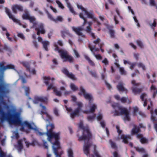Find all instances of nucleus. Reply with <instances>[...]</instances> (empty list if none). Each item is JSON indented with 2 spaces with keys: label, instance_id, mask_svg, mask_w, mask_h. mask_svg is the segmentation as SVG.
I'll return each mask as SVG.
<instances>
[{
  "label": "nucleus",
  "instance_id": "nucleus-1",
  "mask_svg": "<svg viewBox=\"0 0 157 157\" xmlns=\"http://www.w3.org/2000/svg\"><path fill=\"white\" fill-rule=\"evenodd\" d=\"M77 6L78 9H80L83 12L80 13L79 14V17L84 20V22L81 27H72V30L75 32L78 36L82 37H84V35L81 32V31L84 30L85 26L86 27V29L85 30L92 36L94 38L95 37L94 34L91 32V28L90 27L92 24L90 21L88 22L86 19V17L91 19L94 21H96V19L95 18L94 14L92 12H88L82 6L77 4Z\"/></svg>",
  "mask_w": 157,
  "mask_h": 157
},
{
  "label": "nucleus",
  "instance_id": "nucleus-2",
  "mask_svg": "<svg viewBox=\"0 0 157 157\" xmlns=\"http://www.w3.org/2000/svg\"><path fill=\"white\" fill-rule=\"evenodd\" d=\"M78 127L81 129V132L82 133V136L80 137L78 139L80 141H84L85 144L83 147V150L84 153L87 155L89 153V148L90 145L89 144H86V143L91 138V134L88 127L84 128L83 126V122L82 121H80L79 123Z\"/></svg>",
  "mask_w": 157,
  "mask_h": 157
},
{
  "label": "nucleus",
  "instance_id": "nucleus-3",
  "mask_svg": "<svg viewBox=\"0 0 157 157\" xmlns=\"http://www.w3.org/2000/svg\"><path fill=\"white\" fill-rule=\"evenodd\" d=\"M112 106L115 109L114 116H119L124 115L123 120L124 121H129L130 120V112L127 109L123 107L118 103H114L112 105Z\"/></svg>",
  "mask_w": 157,
  "mask_h": 157
},
{
  "label": "nucleus",
  "instance_id": "nucleus-4",
  "mask_svg": "<svg viewBox=\"0 0 157 157\" xmlns=\"http://www.w3.org/2000/svg\"><path fill=\"white\" fill-rule=\"evenodd\" d=\"M58 44L60 46H62L63 43L61 40H59L57 42H54V46L55 47L54 50L58 52L61 58L63 61H68L70 63L72 62L73 61V58L71 56L69 55L67 52L64 50L59 49L58 47Z\"/></svg>",
  "mask_w": 157,
  "mask_h": 157
},
{
  "label": "nucleus",
  "instance_id": "nucleus-5",
  "mask_svg": "<svg viewBox=\"0 0 157 157\" xmlns=\"http://www.w3.org/2000/svg\"><path fill=\"white\" fill-rule=\"evenodd\" d=\"M75 108L73 111L70 107L65 105V108L67 113H71L70 116L72 119H74L76 116H78L81 111V108L83 106V104L80 101L76 102L74 105Z\"/></svg>",
  "mask_w": 157,
  "mask_h": 157
},
{
  "label": "nucleus",
  "instance_id": "nucleus-6",
  "mask_svg": "<svg viewBox=\"0 0 157 157\" xmlns=\"http://www.w3.org/2000/svg\"><path fill=\"white\" fill-rule=\"evenodd\" d=\"M40 106L41 110L40 114L45 121L49 122L52 121V117L48 113V110L46 107L41 103L40 104Z\"/></svg>",
  "mask_w": 157,
  "mask_h": 157
},
{
  "label": "nucleus",
  "instance_id": "nucleus-7",
  "mask_svg": "<svg viewBox=\"0 0 157 157\" xmlns=\"http://www.w3.org/2000/svg\"><path fill=\"white\" fill-rule=\"evenodd\" d=\"M33 27L37 31V34L38 35L40 33L44 34L45 33L44 25L42 23L38 22L36 20L33 23Z\"/></svg>",
  "mask_w": 157,
  "mask_h": 157
},
{
  "label": "nucleus",
  "instance_id": "nucleus-8",
  "mask_svg": "<svg viewBox=\"0 0 157 157\" xmlns=\"http://www.w3.org/2000/svg\"><path fill=\"white\" fill-rule=\"evenodd\" d=\"M14 67L12 65H8L4 66V63H0V72L3 73L4 71L8 69H14ZM0 84H8L5 82L3 77H0Z\"/></svg>",
  "mask_w": 157,
  "mask_h": 157
},
{
  "label": "nucleus",
  "instance_id": "nucleus-9",
  "mask_svg": "<svg viewBox=\"0 0 157 157\" xmlns=\"http://www.w3.org/2000/svg\"><path fill=\"white\" fill-rule=\"evenodd\" d=\"M24 142L25 144L27 147H29L30 145H34V144L32 143H30L28 142L25 139L23 140H20L18 141V143L17 145H15V147L17 150L18 152L20 153L21 152L23 148V146L22 144Z\"/></svg>",
  "mask_w": 157,
  "mask_h": 157
},
{
  "label": "nucleus",
  "instance_id": "nucleus-10",
  "mask_svg": "<svg viewBox=\"0 0 157 157\" xmlns=\"http://www.w3.org/2000/svg\"><path fill=\"white\" fill-rule=\"evenodd\" d=\"M23 19L29 20L31 23H33L35 21L36 18L34 16H31L28 11L27 10H25L24 13L22 16Z\"/></svg>",
  "mask_w": 157,
  "mask_h": 157
},
{
  "label": "nucleus",
  "instance_id": "nucleus-11",
  "mask_svg": "<svg viewBox=\"0 0 157 157\" xmlns=\"http://www.w3.org/2000/svg\"><path fill=\"white\" fill-rule=\"evenodd\" d=\"M79 94L80 95H83L86 99L90 101L92 100L93 97L92 95L86 93L82 86H81L80 88V92L79 93Z\"/></svg>",
  "mask_w": 157,
  "mask_h": 157
},
{
  "label": "nucleus",
  "instance_id": "nucleus-12",
  "mask_svg": "<svg viewBox=\"0 0 157 157\" xmlns=\"http://www.w3.org/2000/svg\"><path fill=\"white\" fill-rule=\"evenodd\" d=\"M48 99L47 97L36 96L35 97L33 102L35 104L38 103L40 102H43L44 103H47L48 102Z\"/></svg>",
  "mask_w": 157,
  "mask_h": 157
},
{
  "label": "nucleus",
  "instance_id": "nucleus-13",
  "mask_svg": "<svg viewBox=\"0 0 157 157\" xmlns=\"http://www.w3.org/2000/svg\"><path fill=\"white\" fill-rule=\"evenodd\" d=\"M98 43V39H97L96 40L94 41L93 45H89V47L90 50L97 59H98V50L97 48H95V45H94L97 44Z\"/></svg>",
  "mask_w": 157,
  "mask_h": 157
},
{
  "label": "nucleus",
  "instance_id": "nucleus-14",
  "mask_svg": "<svg viewBox=\"0 0 157 157\" xmlns=\"http://www.w3.org/2000/svg\"><path fill=\"white\" fill-rule=\"evenodd\" d=\"M51 89H53L54 93L57 96H61L62 95V93L61 91L58 90L56 86L52 84H51L48 85V87L47 90H50Z\"/></svg>",
  "mask_w": 157,
  "mask_h": 157
},
{
  "label": "nucleus",
  "instance_id": "nucleus-15",
  "mask_svg": "<svg viewBox=\"0 0 157 157\" xmlns=\"http://www.w3.org/2000/svg\"><path fill=\"white\" fill-rule=\"evenodd\" d=\"M46 13L48 16V18L51 20L55 22H57L58 21H62L63 20V18L62 16H58L56 18H54L52 16L48 11H46Z\"/></svg>",
  "mask_w": 157,
  "mask_h": 157
},
{
  "label": "nucleus",
  "instance_id": "nucleus-16",
  "mask_svg": "<svg viewBox=\"0 0 157 157\" xmlns=\"http://www.w3.org/2000/svg\"><path fill=\"white\" fill-rule=\"evenodd\" d=\"M97 105L94 103H90L89 104V110L83 111V112L85 113H93L97 109Z\"/></svg>",
  "mask_w": 157,
  "mask_h": 157
},
{
  "label": "nucleus",
  "instance_id": "nucleus-17",
  "mask_svg": "<svg viewBox=\"0 0 157 157\" xmlns=\"http://www.w3.org/2000/svg\"><path fill=\"white\" fill-rule=\"evenodd\" d=\"M38 40L39 42H41L43 44V48L46 51H48L47 47L49 44V42L48 41H43L42 38L40 37H38Z\"/></svg>",
  "mask_w": 157,
  "mask_h": 157
},
{
  "label": "nucleus",
  "instance_id": "nucleus-18",
  "mask_svg": "<svg viewBox=\"0 0 157 157\" xmlns=\"http://www.w3.org/2000/svg\"><path fill=\"white\" fill-rule=\"evenodd\" d=\"M100 126L103 128H105L106 133L108 137L109 136V132L108 128L106 127V123L105 120H102L101 121H99Z\"/></svg>",
  "mask_w": 157,
  "mask_h": 157
},
{
  "label": "nucleus",
  "instance_id": "nucleus-19",
  "mask_svg": "<svg viewBox=\"0 0 157 157\" xmlns=\"http://www.w3.org/2000/svg\"><path fill=\"white\" fill-rule=\"evenodd\" d=\"M62 71L66 76L72 79V80H76V78L75 76L72 73H69L66 69H63L62 70Z\"/></svg>",
  "mask_w": 157,
  "mask_h": 157
},
{
  "label": "nucleus",
  "instance_id": "nucleus-20",
  "mask_svg": "<svg viewBox=\"0 0 157 157\" xmlns=\"http://www.w3.org/2000/svg\"><path fill=\"white\" fill-rule=\"evenodd\" d=\"M6 12L7 15L9 17L12 19L13 21L15 22L19 23V22L18 20L15 18L13 16L11 13L10 10L9 9L7 8H5Z\"/></svg>",
  "mask_w": 157,
  "mask_h": 157
},
{
  "label": "nucleus",
  "instance_id": "nucleus-21",
  "mask_svg": "<svg viewBox=\"0 0 157 157\" xmlns=\"http://www.w3.org/2000/svg\"><path fill=\"white\" fill-rule=\"evenodd\" d=\"M22 65L25 67L27 70H29V72L33 74H35L36 73V71L34 68H30L29 67V64L27 62H23L22 63Z\"/></svg>",
  "mask_w": 157,
  "mask_h": 157
},
{
  "label": "nucleus",
  "instance_id": "nucleus-22",
  "mask_svg": "<svg viewBox=\"0 0 157 157\" xmlns=\"http://www.w3.org/2000/svg\"><path fill=\"white\" fill-rule=\"evenodd\" d=\"M12 9L13 12L14 13H17V10L19 11H22L23 10V7L21 5H13L12 7Z\"/></svg>",
  "mask_w": 157,
  "mask_h": 157
},
{
  "label": "nucleus",
  "instance_id": "nucleus-23",
  "mask_svg": "<svg viewBox=\"0 0 157 157\" xmlns=\"http://www.w3.org/2000/svg\"><path fill=\"white\" fill-rule=\"evenodd\" d=\"M106 28L109 30V33L110 36L112 38H114L115 37V31L113 30V26L108 25H106Z\"/></svg>",
  "mask_w": 157,
  "mask_h": 157
},
{
  "label": "nucleus",
  "instance_id": "nucleus-24",
  "mask_svg": "<svg viewBox=\"0 0 157 157\" xmlns=\"http://www.w3.org/2000/svg\"><path fill=\"white\" fill-rule=\"evenodd\" d=\"M140 132L141 130L139 126L134 125L133 128L131 130V134L132 135L137 134Z\"/></svg>",
  "mask_w": 157,
  "mask_h": 157
},
{
  "label": "nucleus",
  "instance_id": "nucleus-25",
  "mask_svg": "<svg viewBox=\"0 0 157 157\" xmlns=\"http://www.w3.org/2000/svg\"><path fill=\"white\" fill-rule=\"evenodd\" d=\"M65 1L67 4V6L70 12L74 15L77 14L75 11L74 10L73 7L70 3L69 0H65Z\"/></svg>",
  "mask_w": 157,
  "mask_h": 157
},
{
  "label": "nucleus",
  "instance_id": "nucleus-26",
  "mask_svg": "<svg viewBox=\"0 0 157 157\" xmlns=\"http://www.w3.org/2000/svg\"><path fill=\"white\" fill-rule=\"evenodd\" d=\"M117 87L118 90L120 91H124L126 93H127L128 91V90L124 87L122 82H119L118 85H117Z\"/></svg>",
  "mask_w": 157,
  "mask_h": 157
},
{
  "label": "nucleus",
  "instance_id": "nucleus-27",
  "mask_svg": "<svg viewBox=\"0 0 157 157\" xmlns=\"http://www.w3.org/2000/svg\"><path fill=\"white\" fill-rule=\"evenodd\" d=\"M44 82L47 85H48L50 83V81H53L55 80V79L53 78H51L49 77H44Z\"/></svg>",
  "mask_w": 157,
  "mask_h": 157
},
{
  "label": "nucleus",
  "instance_id": "nucleus-28",
  "mask_svg": "<svg viewBox=\"0 0 157 157\" xmlns=\"http://www.w3.org/2000/svg\"><path fill=\"white\" fill-rule=\"evenodd\" d=\"M132 90L133 93L135 94H139L142 91V88H138L136 87H132Z\"/></svg>",
  "mask_w": 157,
  "mask_h": 157
},
{
  "label": "nucleus",
  "instance_id": "nucleus-29",
  "mask_svg": "<svg viewBox=\"0 0 157 157\" xmlns=\"http://www.w3.org/2000/svg\"><path fill=\"white\" fill-rule=\"evenodd\" d=\"M68 157H74L73 151L71 147H68L67 150Z\"/></svg>",
  "mask_w": 157,
  "mask_h": 157
},
{
  "label": "nucleus",
  "instance_id": "nucleus-30",
  "mask_svg": "<svg viewBox=\"0 0 157 157\" xmlns=\"http://www.w3.org/2000/svg\"><path fill=\"white\" fill-rule=\"evenodd\" d=\"M130 138V136H126L122 135L121 136V138L123 140V142L125 144H127L128 143V139H129Z\"/></svg>",
  "mask_w": 157,
  "mask_h": 157
},
{
  "label": "nucleus",
  "instance_id": "nucleus-31",
  "mask_svg": "<svg viewBox=\"0 0 157 157\" xmlns=\"http://www.w3.org/2000/svg\"><path fill=\"white\" fill-rule=\"evenodd\" d=\"M92 146L94 149V155H92L91 157H98V151L96 149L97 147L94 144L92 145Z\"/></svg>",
  "mask_w": 157,
  "mask_h": 157
},
{
  "label": "nucleus",
  "instance_id": "nucleus-32",
  "mask_svg": "<svg viewBox=\"0 0 157 157\" xmlns=\"http://www.w3.org/2000/svg\"><path fill=\"white\" fill-rule=\"evenodd\" d=\"M60 90L61 91H63V94L65 95H69L71 93V91L67 90L65 87L63 86H61L60 87Z\"/></svg>",
  "mask_w": 157,
  "mask_h": 157
},
{
  "label": "nucleus",
  "instance_id": "nucleus-33",
  "mask_svg": "<svg viewBox=\"0 0 157 157\" xmlns=\"http://www.w3.org/2000/svg\"><path fill=\"white\" fill-rule=\"evenodd\" d=\"M136 150L139 153H144L145 152L144 149L142 147H134Z\"/></svg>",
  "mask_w": 157,
  "mask_h": 157
},
{
  "label": "nucleus",
  "instance_id": "nucleus-34",
  "mask_svg": "<svg viewBox=\"0 0 157 157\" xmlns=\"http://www.w3.org/2000/svg\"><path fill=\"white\" fill-rule=\"evenodd\" d=\"M70 88L71 90L73 91H75L78 90V87L75 84L73 83H71L70 85Z\"/></svg>",
  "mask_w": 157,
  "mask_h": 157
},
{
  "label": "nucleus",
  "instance_id": "nucleus-35",
  "mask_svg": "<svg viewBox=\"0 0 157 157\" xmlns=\"http://www.w3.org/2000/svg\"><path fill=\"white\" fill-rule=\"evenodd\" d=\"M109 141L112 148L114 149L117 148V147L115 142L111 140H109Z\"/></svg>",
  "mask_w": 157,
  "mask_h": 157
},
{
  "label": "nucleus",
  "instance_id": "nucleus-36",
  "mask_svg": "<svg viewBox=\"0 0 157 157\" xmlns=\"http://www.w3.org/2000/svg\"><path fill=\"white\" fill-rule=\"evenodd\" d=\"M119 71L121 75H126L127 72L123 67H120L119 68Z\"/></svg>",
  "mask_w": 157,
  "mask_h": 157
},
{
  "label": "nucleus",
  "instance_id": "nucleus-37",
  "mask_svg": "<svg viewBox=\"0 0 157 157\" xmlns=\"http://www.w3.org/2000/svg\"><path fill=\"white\" fill-rule=\"evenodd\" d=\"M136 43L137 45L141 48H144V45L142 42L139 40H137L136 41Z\"/></svg>",
  "mask_w": 157,
  "mask_h": 157
},
{
  "label": "nucleus",
  "instance_id": "nucleus-38",
  "mask_svg": "<svg viewBox=\"0 0 157 157\" xmlns=\"http://www.w3.org/2000/svg\"><path fill=\"white\" fill-rule=\"evenodd\" d=\"M140 141L142 144H147L148 143V140L144 137L140 139Z\"/></svg>",
  "mask_w": 157,
  "mask_h": 157
},
{
  "label": "nucleus",
  "instance_id": "nucleus-39",
  "mask_svg": "<svg viewBox=\"0 0 157 157\" xmlns=\"http://www.w3.org/2000/svg\"><path fill=\"white\" fill-rule=\"evenodd\" d=\"M22 88L25 91V94L26 96H28L29 92L30 89L29 87L24 86Z\"/></svg>",
  "mask_w": 157,
  "mask_h": 157
},
{
  "label": "nucleus",
  "instance_id": "nucleus-40",
  "mask_svg": "<svg viewBox=\"0 0 157 157\" xmlns=\"http://www.w3.org/2000/svg\"><path fill=\"white\" fill-rule=\"evenodd\" d=\"M56 2L59 8L62 9H64V7L61 2L58 0H56Z\"/></svg>",
  "mask_w": 157,
  "mask_h": 157
},
{
  "label": "nucleus",
  "instance_id": "nucleus-41",
  "mask_svg": "<svg viewBox=\"0 0 157 157\" xmlns=\"http://www.w3.org/2000/svg\"><path fill=\"white\" fill-rule=\"evenodd\" d=\"M13 136H11V137L13 139L15 138L16 139H17L18 138L19 136L18 134V132L17 130L13 132Z\"/></svg>",
  "mask_w": 157,
  "mask_h": 157
},
{
  "label": "nucleus",
  "instance_id": "nucleus-42",
  "mask_svg": "<svg viewBox=\"0 0 157 157\" xmlns=\"http://www.w3.org/2000/svg\"><path fill=\"white\" fill-rule=\"evenodd\" d=\"M137 66L139 68H141L144 71L146 70V68L145 65L142 63H138L137 64Z\"/></svg>",
  "mask_w": 157,
  "mask_h": 157
},
{
  "label": "nucleus",
  "instance_id": "nucleus-43",
  "mask_svg": "<svg viewBox=\"0 0 157 157\" xmlns=\"http://www.w3.org/2000/svg\"><path fill=\"white\" fill-rule=\"evenodd\" d=\"M95 117V115L92 114V116H89L87 117L88 120L90 121H92L94 120Z\"/></svg>",
  "mask_w": 157,
  "mask_h": 157
},
{
  "label": "nucleus",
  "instance_id": "nucleus-44",
  "mask_svg": "<svg viewBox=\"0 0 157 157\" xmlns=\"http://www.w3.org/2000/svg\"><path fill=\"white\" fill-rule=\"evenodd\" d=\"M17 36L22 40H25V36L22 33H18L17 34Z\"/></svg>",
  "mask_w": 157,
  "mask_h": 157
},
{
  "label": "nucleus",
  "instance_id": "nucleus-45",
  "mask_svg": "<svg viewBox=\"0 0 157 157\" xmlns=\"http://www.w3.org/2000/svg\"><path fill=\"white\" fill-rule=\"evenodd\" d=\"M85 58L88 61L89 63L92 66L94 65V63L91 60H90L88 57L86 56H85Z\"/></svg>",
  "mask_w": 157,
  "mask_h": 157
},
{
  "label": "nucleus",
  "instance_id": "nucleus-46",
  "mask_svg": "<svg viewBox=\"0 0 157 157\" xmlns=\"http://www.w3.org/2000/svg\"><path fill=\"white\" fill-rule=\"evenodd\" d=\"M73 50L74 54L75 55V57L77 58H79L80 57V56L77 51L75 49H73Z\"/></svg>",
  "mask_w": 157,
  "mask_h": 157
},
{
  "label": "nucleus",
  "instance_id": "nucleus-47",
  "mask_svg": "<svg viewBox=\"0 0 157 157\" xmlns=\"http://www.w3.org/2000/svg\"><path fill=\"white\" fill-rule=\"evenodd\" d=\"M139 110L138 108L137 107H135L133 108V116H136V113H137Z\"/></svg>",
  "mask_w": 157,
  "mask_h": 157
},
{
  "label": "nucleus",
  "instance_id": "nucleus-48",
  "mask_svg": "<svg viewBox=\"0 0 157 157\" xmlns=\"http://www.w3.org/2000/svg\"><path fill=\"white\" fill-rule=\"evenodd\" d=\"M54 113L55 115L56 116H59V115L58 109L55 108L54 109Z\"/></svg>",
  "mask_w": 157,
  "mask_h": 157
},
{
  "label": "nucleus",
  "instance_id": "nucleus-49",
  "mask_svg": "<svg viewBox=\"0 0 157 157\" xmlns=\"http://www.w3.org/2000/svg\"><path fill=\"white\" fill-rule=\"evenodd\" d=\"M105 82L108 89L109 90H110L112 88L111 86L105 80Z\"/></svg>",
  "mask_w": 157,
  "mask_h": 157
},
{
  "label": "nucleus",
  "instance_id": "nucleus-50",
  "mask_svg": "<svg viewBox=\"0 0 157 157\" xmlns=\"http://www.w3.org/2000/svg\"><path fill=\"white\" fill-rule=\"evenodd\" d=\"M137 74H140L139 71L137 69L135 70V72L132 74V77H134L135 76H136Z\"/></svg>",
  "mask_w": 157,
  "mask_h": 157
},
{
  "label": "nucleus",
  "instance_id": "nucleus-51",
  "mask_svg": "<svg viewBox=\"0 0 157 157\" xmlns=\"http://www.w3.org/2000/svg\"><path fill=\"white\" fill-rule=\"evenodd\" d=\"M102 62L106 66L109 64V61L106 58H105L102 61Z\"/></svg>",
  "mask_w": 157,
  "mask_h": 157
},
{
  "label": "nucleus",
  "instance_id": "nucleus-52",
  "mask_svg": "<svg viewBox=\"0 0 157 157\" xmlns=\"http://www.w3.org/2000/svg\"><path fill=\"white\" fill-rule=\"evenodd\" d=\"M147 94L145 93H143L140 96V98L142 101H144V97L146 96Z\"/></svg>",
  "mask_w": 157,
  "mask_h": 157
},
{
  "label": "nucleus",
  "instance_id": "nucleus-53",
  "mask_svg": "<svg viewBox=\"0 0 157 157\" xmlns=\"http://www.w3.org/2000/svg\"><path fill=\"white\" fill-rule=\"evenodd\" d=\"M128 99V98H127L125 97H123L120 99V100L121 102L123 103H125L126 102Z\"/></svg>",
  "mask_w": 157,
  "mask_h": 157
},
{
  "label": "nucleus",
  "instance_id": "nucleus-54",
  "mask_svg": "<svg viewBox=\"0 0 157 157\" xmlns=\"http://www.w3.org/2000/svg\"><path fill=\"white\" fill-rule=\"evenodd\" d=\"M130 65V68L131 70H132L135 67V66L136 65V63H131V64H129Z\"/></svg>",
  "mask_w": 157,
  "mask_h": 157
},
{
  "label": "nucleus",
  "instance_id": "nucleus-55",
  "mask_svg": "<svg viewBox=\"0 0 157 157\" xmlns=\"http://www.w3.org/2000/svg\"><path fill=\"white\" fill-rule=\"evenodd\" d=\"M116 128L117 129V132L119 135H120L122 133V131L120 129L119 126L118 125H116Z\"/></svg>",
  "mask_w": 157,
  "mask_h": 157
},
{
  "label": "nucleus",
  "instance_id": "nucleus-56",
  "mask_svg": "<svg viewBox=\"0 0 157 157\" xmlns=\"http://www.w3.org/2000/svg\"><path fill=\"white\" fill-rule=\"evenodd\" d=\"M61 34L63 37H64L66 35L68 31H61Z\"/></svg>",
  "mask_w": 157,
  "mask_h": 157
},
{
  "label": "nucleus",
  "instance_id": "nucleus-57",
  "mask_svg": "<svg viewBox=\"0 0 157 157\" xmlns=\"http://www.w3.org/2000/svg\"><path fill=\"white\" fill-rule=\"evenodd\" d=\"M71 98L72 101L75 102L76 101L77 98L75 96L71 95Z\"/></svg>",
  "mask_w": 157,
  "mask_h": 157
},
{
  "label": "nucleus",
  "instance_id": "nucleus-58",
  "mask_svg": "<svg viewBox=\"0 0 157 157\" xmlns=\"http://www.w3.org/2000/svg\"><path fill=\"white\" fill-rule=\"evenodd\" d=\"M3 49L8 52L10 51V48L6 45H5L4 46V48H3Z\"/></svg>",
  "mask_w": 157,
  "mask_h": 157
},
{
  "label": "nucleus",
  "instance_id": "nucleus-59",
  "mask_svg": "<svg viewBox=\"0 0 157 157\" xmlns=\"http://www.w3.org/2000/svg\"><path fill=\"white\" fill-rule=\"evenodd\" d=\"M131 83L132 85H133V86H138L139 85V83H136V81L134 80H132L131 82Z\"/></svg>",
  "mask_w": 157,
  "mask_h": 157
},
{
  "label": "nucleus",
  "instance_id": "nucleus-60",
  "mask_svg": "<svg viewBox=\"0 0 157 157\" xmlns=\"http://www.w3.org/2000/svg\"><path fill=\"white\" fill-rule=\"evenodd\" d=\"M150 4L152 6H155V5L154 0H150Z\"/></svg>",
  "mask_w": 157,
  "mask_h": 157
},
{
  "label": "nucleus",
  "instance_id": "nucleus-61",
  "mask_svg": "<svg viewBox=\"0 0 157 157\" xmlns=\"http://www.w3.org/2000/svg\"><path fill=\"white\" fill-rule=\"evenodd\" d=\"M4 138L1 141V144L2 145H4L5 144V140L6 139V136H4Z\"/></svg>",
  "mask_w": 157,
  "mask_h": 157
},
{
  "label": "nucleus",
  "instance_id": "nucleus-62",
  "mask_svg": "<svg viewBox=\"0 0 157 157\" xmlns=\"http://www.w3.org/2000/svg\"><path fill=\"white\" fill-rule=\"evenodd\" d=\"M129 44L134 49L136 50L137 48L136 46L132 43H130Z\"/></svg>",
  "mask_w": 157,
  "mask_h": 157
},
{
  "label": "nucleus",
  "instance_id": "nucleus-63",
  "mask_svg": "<svg viewBox=\"0 0 157 157\" xmlns=\"http://www.w3.org/2000/svg\"><path fill=\"white\" fill-rule=\"evenodd\" d=\"M156 89V87L154 86L153 85H152L150 88V90L151 91L152 90H155Z\"/></svg>",
  "mask_w": 157,
  "mask_h": 157
},
{
  "label": "nucleus",
  "instance_id": "nucleus-64",
  "mask_svg": "<svg viewBox=\"0 0 157 157\" xmlns=\"http://www.w3.org/2000/svg\"><path fill=\"white\" fill-rule=\"evenodd\" d=\"M99 17L102 21L104 22L106 20L104 16H100Z\"/></svg>",
  "mask_w": 157,
  "mask_h": 157
}]
</instances>
